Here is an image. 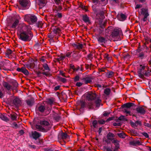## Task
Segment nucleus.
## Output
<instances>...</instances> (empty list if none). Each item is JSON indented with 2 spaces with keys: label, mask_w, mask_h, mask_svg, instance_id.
Instances as JSON below:
<instances>
[{
  "label": "nucleus",
  "mask_w": 151,
  "mask_h": 151,
  "mask_svg": "<svg viewBox=\"0 0 151 151\" xmlns=\"http://www.w3.org/2000/svg\"><path fill=\"white\" fill-rule=\"evenodd\" d=\"M19 33L17 34L19 38L24 42L30 41L33 36L29 25L24 24L21 26Z\"/></svg>",
  "instance_id": "obj_1"
},
{
  "label": "nucleus",
  "mask_w": 151,
  "mask_h": 151,
  "mask_svg": "<svg viewBox=\"0 0 151 151\" xmlns=\"http://www.w3.org/2000/svg\"><path fill=\"white\" fill-rule=\"evenodd\" d=\"M38 122L37 124H36L35 123V121H33L34 126L38 129V130L43 132H47V130L42 127V126L43 127L48 126L50 125L49 123L45 119L38 120Z\"/></svg>",
  "instance_id": "obj_2"
},
{
  "label": "nucleus",
  "mask_w": 151,
  "mask_h": 151,
  "mask_svg": "<svg viewBox=\"0 0 151 151\" xmlns=\"http://www.w3.org/2000/svg\"><path fill=\"white\" fill-rule=\"evenodd\" d=\"M79 105L81 106L79 109L80 111L83 110L85 108H87L89 109H94L95 106L94 102L88 101L86 102L82 100L80 102Z\"/></svg>",
  "instance_id": "obj_3"
},
{
  "label": "nucleus",
  "mask_w": 151,
  "mask_h": 151,
  "mask_svg": "<svg viewBox=\"0 0 151 151\" xmlns=\"http://www.w3.org/2000/svg\"><path fill=\"white\" fill-rule=\"evenodd\" d=\"M145 66H142V65H140V68L138 69L137 73L138 74L139 77L142 79H144L145 77L144 76L148 77L150 74V73L151 72V71L149 72H147L145 70Z\"/></svg>",
  "instance_id": "obj_4"
},
{
  "label": "nucleus",
  "mask_w": 151,
  "mask_h": 151,
  "mask_svg": "<svg viewBox=\"0 0 151 151\" xmlns=\"http://www.w3.org/2000/svg\"><path fill=\"white\" fill-rule=\"evenodd\" d=\"M24 19L25 21L32 24L35 23L37 20V17L33 14H26L24 17Z\"/></svg>",
  "instance_id": "obj_5"
},
{
  "label": "nucleus",
  "mask_w": 151,
  "mask_h": 151,
  "mask_svg": "<svg viewBox=\"0 0 151 151\" xmlns=\"http://www.w3.org/2000/svg\"><path fill=\"white\" fill-rule=\"evenodd\" d=\"M86 99L88 101H92L96 97V95L94 92L89 91L86 93Z\"/></svg>",
  "instance_id": "obj_6"
},
{
  "label": "nucleus",
  "mask_w": 151,
  "mask_h": 151,
  "mask_svg": "<svg viewBox=\"0 0 151 151\" xmlns=\"http://www.w3.org/2000/svg\"><path fill=\"white\" fill-rule=\"evenodd\" d=\"M108 35H106L105 37L101 36H99L97 38V40L99 44L101 43L102 45L107 42L108 40H109L108 37Z\"/></svg>",
  "instance_id": "obj_7"
},
{
  "label": "nucleus",
  "mask_w": 151,
  "mask_h": 151,
  "mask_svg": "<svg viewBox=\"0 0 151 151\" xmlns=\"http://www.w3.org/2000/svg\"><path fill=\"white\" fill-rule=\"evenodd\" d=\"M19 3L21 6L23 7L28 8L30 4L29 0H19Z\"/></svg>",
  "instance_id": "obj_8"
},
{
  "label": "nucleus",
  "mask_w": 151,
  "mask_h": 151,
  "mask_svg": "<svg viewBox=\"0 0 151 151\" xmlns=\"http://www.w3.org/2000/svg\"><path fill=\"white\" fill-rule=\"evenodd\" d=\"M41 136V134L36 131L32 132L31 134H29V137L34 139H36L39 138Z\"/></svg>",
  "instance_id": "obj_9"
},
{
  "label": "nucleus",
  "mask_w": 151,
  "mask_h": 151,
  "mask_svg": "<svg viewBox=\"0 0 151 151\" xmlns=\"http://www.w3.org/2000/svg\"><path fill=\"white\" fill-rule=\"evenodd\" d=\"M73 52V53L72 54V56L73 61L75 62L78 61L79 59L81 57V55H79V52L75 51H74Z\"/></svg>",
  "instance_id": "obj_10"
},
{
  "label": "nucleus",
  "mask_w": 151,
  "mask_h": 151,
  "mask_svg": "<svg viewBox=\"0 0 151 151\" xmlns=\"http://www.w3.org/2000/svg\"><path fill=\"white\" fill-rule=\"evenodd\" d=\"M13 103L15 106L16 107L18 108L21 105L22 102L19 98L16 97L13 100Z\"/></svg>",
  "instance_id": "obj_11"
},
{
  "label": "nucleus",
  "mask_w": 151,
  "mask_h": 151,
  "mask_svg": "<svg viewBox=\"0 0 151 151\" xmlns=\"http://www.w3.org/2000/svg\"><path fill=\"white\" fill-rule=\"evenodd\" d=\"M16 70L19 72L23 73L26 76H28L29 75V72L28 70L25 67L23 66L21 68H17Z\"/></svg>",
  "instance_id": "obj_12"
},
{
  "label": "nucleus",
  "mask_w": 151,
  "mask_h": 151,
  "mask_svg": "<svg viewBox=\"0 0 151 151\" xmlns=\"http://www.w3.org/2000/svg\"><path fill=\"white\" fill-rule=\"evenodd\" d=\"M134 105V104L132 103L128 102L123 104L121 107L120 108L125 109L130 108L131 107Z\"/></svg>",
  "instance_id": "obj_13"
},
{
  "label": "nucleus",
  "mask_w": 151,
  "mask_h": 151,
  "mask_svg": "<svg viewBox=\"0 0 151 151\" xmlns=\"http://www.w3.org/2000/svg\"><path fill=\"white\" fill-rule=\"evenodd\" d=\"M136 111L137 113L141 115H144L146 113V111L145 109L142 106H139L136 108Z\"/></svg>",
  "instance_id": "obj_14"
},
{
  "label": "nucleus",
  "mask_w": 151,
  "mask_h": 151,
  "mask_svg": "<svg viewBox=\"0 0 151 151\" xmlns=\"http://www.w3.org/2000/svg\"><path fill=\"white\" fill-rule=\"evenodd\" d=\"M93 79L91 77L88 76L82 79L83 81L86 84L88 83H90L92 82V80Z\"/></svg>",
  "instance_id": "obj_15"
},
{
  "label": "nucleus",
  "mask_w": 151,
  "mask_h": 151,
  "mask_svg": "<svg viewBox=\"0 0 151 151\" xmlns=\"http://www.w3.org/2000/svg\"><path fill=\"white\" fill-rule=\"evenodd\" d=\"M130 124L131 126L135 129H136L138 125L140 126H141L142 125L141 122L138 120L136 121L135 122H134L132 121H131Z\"/></svg>",
  "instance_id": "obj_16"
},
{
  "label": "nucleus",
  "mask_w": 151,
  "mask_h": 151,
  "mask_svg": "<svg viewBox=\"0 0 151 151\" xmlns=\"http://www.w3.org/2000/svg\"><path fill=\"white\" fill-rule=\"evenodd\" d=\"M127 18V16L121 13L118 14L117 18L120 21H124Z\"/></svg>",
  "instance_id": "obj_17"
},
{
  "label": "nucleus",
  "mask_w": 151,
  "mask_h": 151,
  "mask_svg": "<svg viewBox=\"0 0 151 151\" xmlns=\"http://www.w3.org/2000/svg\"><path fill=\"white\" fill-rule=\"evenodd\" d=\"M26 101L27 105L30 107H32L34 103V99L33 98H31L30 99L27 100Z\"/></svg>",
  "instance_id": "obj_18"
},
{
  "label": "nucleus",
  "mask_w": 151,
  "mask_h": 151,
  "mask_svg": "<svg viewBox=\"0 0 151 151\" xmlns=\"http://www.w3.org/2000/svg\"><path fill=\"white\" fill-rule=\"evenodd\" d=\"M119 30L116 29H114L112 32L111 35L113 37H114L119 35Z\"/></svg>",
  "instance_id": "obj_19"
},
{
  "label": "nucleus",
  "mask_w": 151,
  "mask_h": 151,
  "mask_svg": "<svg viewBox=\"0 0 151 151\" xmlns=\"http://www.w3.org/2000/svg\"><path fill=\"white\" fill-rule=\"evenodd\" d=\"M2 85L8 91H9L11 89L12 86L7 82L3 81L2 83Z\"/></svg>",
  "instance_id": "obj_20"
},
{
  "label": "nucleus",
  "mask_w": 151,
  "mask_h": 151,
  "mask_svg": "<svg viewBox=\"0 0 151 151\" xmlns=\"http://www.w3.org/2000/svg\"><path fill=\"white\" fill-rule=\"evenodd\" d=\"M68 135L65 132H62L58 136V139H65L67 137Z\"/></svg>",
  "instance_id": "obj_21"
},
{
  "label": "nucleus",
  "mask_w": 151,
  "mask_h": 151,
  "mask_svg": "<svg viewBox=\"0 0 151 151\" xmlns=\"http://www.w3.org/2000/svg\"><path fill=\"white\" fill-rule=\"evenodd\" d=\"M82 19L85 23H88L89 24L91 23L89 17L87 14L83 15L82 16Z\"/></svg>",
  "instance_id": "obj_22"
},
{
  "label": "nucleus",
  "mask_w": 151,
  "mask_h": 151,
  "mask_svg": "<svg viewBox=\"0 0 151 151\" xmlns=\"http://www.w3.org/2000/svg\"><path fill=\"white\" fill-rule=\"evenodd\" d=\"M147 51H145L144 52H142L140 53L138 55V56L139 58L141 59H143L145 58L147 56V55H146L145 54V52L147 53Z\"/></svg>",
  "instance_id": "obj_23"
},
{
  "label": "nucleus",
  "mask_w": 151,
  "mask_h": 151,
  "mask_svg": "<svg viewBox=\"0 0 151 151\" xmlns=\"http://www.w3.org/2000/svg\"><path fill=\"white\" fill-rule=\"evenodd\" d=\"M8 116L12 121H15L17 120V114L14 112L12 114H10L8 115Z\"/></svg>",
  "instance_id": "obj_24"
},
{
  "label": "nucleus",
  "mask_w": 151,
  "mask_h": 151,
  "mask_svg": "<svg viewBox=\"0 0 151 151\" xmlns=\"http://www.w3.org/2000/svg\"><path fill=\"white\" fill-rule=\"evenodd\" d=\"M115 136L114 134L112 133L109 132L107 134L106 136V138L110 140V141H112Z\"/></svg>",
  "instance_id": "obj_25"
},
{
  "label": "nucleus",
  "mask_w": 151,
  "mask_h": 151,
  "mask_svg": "<svg viewBox=\"0 0 151 151\" xmlns=\"http://www.w3.org/2000/svg\"><path fill=\"white\" fill-rule=\"evenodd\" d=\"M116 120L115 121L116 122H118L119 120L122 121H127V119L125 118L124 117V116L123 115H121L120 116L117 118V117H116Z\"/></svg>",
  "instance_id": "obj_26"
},
{
  "label": "nucleus",
  "mask_w": 151,
  "mask_h": 151,
  "mask_svg": "<svg viewBox=\"0 0 151 151\" xmlns=\"http://www.w3.org/2000/svg\"><path fill=\"white\" fill-rule=\"evenodd\" d=\"M45 110V108L44 106L41 105L38 107L37 110L41 113H43Z\"/></svg>",
  "instance_id": "obj_27"
},
{
  "label": "nucleus",
  "mask_w": 151,
  "mask_h": 151,
  "mask_svg": "<svg viewBox=\"0 0 151 151\" xmlns=\"http://www.w3.org/2000/svg\"><path fill=\"white\" fill-rule=\"evenodd\" d=\"M11 83L12 84L13 86L14 89H15L18 86V83L15 80H13L12 82Z\"/></svg>",
  "instance_id": "obj_28"
},
{
  "label": "nucleus",
  "mask_w": 151,
  "mask_h": 151,
  "mask_svg": "<svg viewBox=\"0 0 151 151\" xmlns=\"http://www.w3.org/2000/svg\"><path fill=\"white\" fill-rule=\"evenodd\" d=\"M19 23V20L18 19H16L14 22L12 24L11 28H15L18 25Z\"/></svg>",
  "instance_id": "obj_29"
},
{
  "label": "nucleus",
  "mask_w": 151,
  "mask_h": 151,
  "mask_svg": "<svg viewBox=\"0 0 151 151\" xmlns=\"http://www.w3.org/2000/svg\"><path fill=\"white\" fill-rule=\"evenodd\" d=\"M63 9V8L62 6L60 5V4L58 5V6H56V9L55 12H61L62 11Z\"/></svg>",
  "instance_id": "obj_30"
},
{
  "label": "nucleus",
  "mask_w": 151,
  "mask_h": 151,
  "mask_svg": "<svg viewBox=\"0 0 151 151\" xmlns=\"http://www.w3.org/2000/svg\"><path fill=\"white\" fill-rule=\"evenodd\" d=\"M0 118L6 122L9 121V119L4 115H1L0 116Z\"/></svg>",
  "instance_id": "obj_31"
},
{
  "label": "nucleus",
  "mask_w": 151,
  "mask_h": 151,
  "mask_svg": "<svg viewBox=\"0 0 151 151\" xmlns=\"http://www.w3.org/2000/svg\"><path fill=\"white\" fill-rule=\"evenodd\" d=\"M60 31V29L58 27H55L52 29V32L55 34L59 33Z\"/></svg>",
  "instance_id": "obj_32"
},
{
  "label": "nucleus",
  "mask_w": 151,
  "mask_h": 151,
  "mask_svg": "<svg viewBox=\"0 0 151 151\" xmlns=\"http://www.w3.org/2000/svg\"><path fill=\"white\" fill-rule=\"evenodd\" d=\"M101 100L99 99H97L95 101V103L96 107L99 108L100 107V103L101 102Z\"/></svg>",
  "instance_id": "obj_33"
},
{
  "label": "nucleus",
  "mask_w": 151,
  "mask_h": 151,
  "mask_svg": "<svg viewBox=\"0 0 151 151\" xmlns=\"http://www.w3.org/2000/svg\"><path fill=\"white\" fill-rule=\"evenodd\" d=\"M34 143L36 145H40L42 144V141L39 138H38L36 139H35Z\"/></svg>",
  "instance_id": "obj_34"
},
{
  "label": "nucleus",
  "mask_w": 151,
  "mask_h": 151,
  "mask_svg": "<svg viewBox=\"0 0 151 151\" xmlns=\"http://www.w3.org/2000/svg\"><path fill=\"white\" fill-rule=\"evenodd\" d=\"M117 135L120 138H124L126 136V135L124 132L117 133Z\"/></svg>",
  "instance_id": "obj_35"
},
{
  "label": "nucleus",
  "mask_w": 151,
  "mask_h": 151,
  "mask_svg": "<svg viewBox=\"0 0 151 151\" xmlns=\"http://www.w3.org/2000/svg\"><path fill=\"white\" fill-rule=\"evenodd\" d=\"M106 76H107L108 78H110L112 77L114 75V73L112 71H108L106 74Z\"/></svg>",
  "instance_id": "obj_36"
},
{
  "label": "nucleus",
  "mask_w": 151,
  "mask_h": 151,
  "mask_svg": "<svg viewBox=\"0 0 151 151\" xmlns=\"http://www.w3.org/2000/svg\"><path fill=\"white\" fill-rule=\"evenodd\" d=\"M111 91V89L108 88H106L104 90V93L107 96L109 95Z\"/></svg>",
  "instance_id": "obj_37"
},
{
  "label": "nucleus",
  "mask_w": 151,
  "mask_h": 151,
  "mask_svg": "<svg viewBox=\"0 0 151 151\" xmlns=\"http://www.w3.org/2000/svg\"><path fill=\"white\" fill-rule=\"evenodd\" d=\"M38 4L39 5L44 6L45 5V0H38Z\"/></svg>",
  "instance_id": "obj_38"
},
{
  "label": "nucleus",
  "mask_w": 151,
  "mask_h": 151,
  "mask_svg": "<svg viewBox=\"0 0 151 151\" xmlns=\"http://www.w3.org/2000/svg\"><path fill=\"white\" fill-rule=\"evenodd\" d=\"M105 23H104L101 24L100 25V31H101V32H102L104 31V29L105 27Z\"/></svg>",
  "instance_id": "obj_39"
},
{
  "label": "nucleus",
  "mask_w": 151,
  "mask_h": 151,
  "mask_svg": "<svg viewBox=\"0 0 151 151\" xmlns=\"http://www.w3.org/2000/svg\"><path fill=\"white\" fill-rule=\"evenodd\" d=\"M55 13H57V14L55 15V17H57L59 18H61L62 17L63 15L61 13H60L59 12H55Z\"/></svg>",
  "instance_id": "obj_40"
},
{
  "label": "nucleus",
  "mask_w": 151,
  "mask_h": 151,
  "mask_svg": "<svg viewBox=\"0 0 151 151\" xmlns=\"http://www.w3.org/2000/svg\"><path fill=\"white\" fill-rule=\"evenodd\" d=\"M98 121L96 120H94L92 122V124L94 128H96L97 124Z\"/></svg>",
  "instance_id": "obj_41"
},
{
  "label": "nucleus",
  "mask_w": 151,
  "mask_h": 151,
  "mask_svg": "<svg viewBox=\"0 0 151 151\" xmlns=\"http://www.w3.org/2000/svg\"><path fill=\"white\" fill-rule=\"evenodd\" d=\"M116 117H115L114 116H113L111 117H109L106 120V122H108L112 120H114L115 121V120H116Z\"/></svg>",
  "instance_id": "obj_42"
},
{
  "label": "nucleus",
  "mask_w": 151,
  "mask_h": 151,
  "mask_svg": "<svg viewBox=\"0 0 151 151\" xmlns=\"http://www.w3.org/2000/svg\"><path fill=\"white\" fill-rule=\"evenodd\" d=\"M103 149L105 151H112L110 147H107L104 146Z\"/></svg>",
  "instance_id": "obj_43"
},
{
  "label": "nucleus",
  "mask_w": 151,
  "mask_h": 151,
  "mask_svg": "<svg viewBox=\"0 0 151 151\" xmlns=\"http://www.w3.org/2000/svg\"><path fill=\"white\" fill-rule=\"evenodd\" d=\"M36 25L38 27H40L41 28H42V24L41 22L38 21L37 22V23Z\"/></svg>",
  "instance_id": "obj_44"
},
{
  "label": "nucleus",
  "mask_w": 151,
  "mask_h": 151,
  "mask_svg": "<svg viewBox=\"0 0 151 151\" xmlns=\"http://www.w3.org/2000/svg\"><path fill=\"white\" fill-rule=\"evenodd\" d=\"M54 102V100L53 98L49 99L47 100V102L50 104H52Z\"/></svg>",
  "instance_id": "obj_45"
},
{
  "label": "nucleus",
  "mask_w": 151,
  "mask_h": 151,
  "mask_svg": "<svg viewBox=\"0 0 151 151\" xmlns=\"http://www.w3.org/2000/svg\"><path fill=\"white\" fill-rule=\"evenodd\" d=\"M59 80L63 83H65L66 81V79L61 77H58Z\"/></svg>",
  "instance_id": "obj_46"
},
{
  "label": "nucleus",
  "mask_w": 151,
  "mask_h": 151,
  "mask_svg": "<svg viewBox=\"0 0 151 151\" xmlns=\"http://www.w3.org/2000/svg\"><path fill=\"white\" fill-rule=\"evenodd\" d=\"M54 1L56 4L59 5L61 4L63 0H54Z\"/></svg>",
  "instance_id": "obj_47"
},
{
  "label": "nucleus",
  "mask_w": 151,
  "mask_h": 151,
  "mask_svg": "<svg viewBox=\"0 0 151 151\" xmlns=\"http://www.w3.org/2000/svg\"><path fill=\"white\" fill-rule=\"evenodd\" d=\"M112 28V27H109L107 29H105V32L106 33H109V32L111 30Z\"/></svg>",
  "instance_id": "obj_48"
},
{
  "label": "nucleus",
  "mask_w": 151,
  "mask_h": 151,
  "mask_svg": "<svg viewBox=\"0 0 151 151\" xmlns=\"http://www.w3.org/2000/svg\"><path fill=\"white\" fill-rule=\"evenodd\" d=\"M12 51L10 49H8L6 52V56L10 55L12 53Z\"/></svg>",
  "instance_id": "obj_49"
},
{
  "label": "nucleus",
  "mask_w": 151,
  "mask_h": 151,
  "mask_svg": "<svg viewBox=\"0 0 151 151\" xmlns=\"http://www.w3.org/2000/svg\"><path fill=\"white\" fill-rule=\"evenodd\" d=\"M104 58L107 59L108 60H110L111 59V58L109 57V55L108 54H106L104 56Z\"/></svg>",
  "instance_id": "obj_50"
},
{
  "label": "nucleus",
  "mask_w": 151,
  "mask_h": 151,
  "mask_svg": "<svg viewBox=\"0 0 151 151\" xmlns=\"http://www.w3.org/2000/svg\"><path fill=\"white\" fill-rule=\"evenodd\" d=\"M41 45V43H37L35 44L34 46V47L36 49H38L39 48L40 46Z\"/></svg>",
  "instance_id": "obj_51"
},
{
  "label": "nucleus",
  "mask_w": 151,
  "mask_h": 151,
  "mask_svg": "<svg viewBox=\"0 0 151 151\" xmlns=\"http://www.w3.org/2000/svg\"><path fill=\"white\" fill-rule=\"evenodd\" d=\"M43 67L45 70H50V69L47 64L44 65Z\"/></svg>",
  "instance_id": "obj_52"
},
{
  "label": "nucleus",
  "mask_w": 151,
  "mask_h": 151,
  "mask_svg": "<svg viewBox=\"0 0 151 151\" xmlns=\"http://www.w3.org/2000/svg\"><path fill=\"white\" fill-rule=\"evenodd\" d=\"M148 12V10L146 9H142V14H143Z\"/></svg>",
  "instance_id": "obj_53"
},
{
  "label": "nucleus",
  "mask_w": 151,
  "mask_h": 151,
  "mask_svg": "<svg viewBox=\"0 0 151 151\" xmlns=\"http://www.w3.org/2000/svg\"><path fill=\"white\" fill-rule=\"evenodd\" d=\"M83 47V45L82 44H80V43H78V47H77V49L80 50Z\"/></svg>",
  "instance_id": "obj_54"
},
{
  "label": "nucleus",
  "mask_w": 151,
  "mask_h": 151,
  "mask_svg": "<svg viewBox=\"0 0 151 151\" xmlns=\"http://www.w3.org/2000/svg\"><path fill=\"white\" fill-rule=\"evenodd\" d=\"M73 53L72 52H67L66 54V56L68 58H70L71 54Z\"/></svg>",
  "instance_id": "obj_55"
},
{
  "label": "nucleus",
  "mask_w": 151,
  "mask_h": 151,
  "mask_svg": "<svg viewBox=\"0 0 151 151\" xmlns=\"http://www.w3.org/2000/svg\"><path fill=\"white\" fill-rule=\"evenodd\" d=\"M143 125L148 127L151 128V124L147 123H144Z\"/></svg>",
  "instance_id": "obj_56"
},
{
  "label": "nucleus",
  "mask_w": 151,
  "mask_h": 151,
  "mask_svg": "<svg viewBox=\"0 0 151 151\" xmlns=\"http://www.w3.org/2000/svg\"><path fill=\"white\" fill-rule=\"evenodd\" d=\"M136 141H131L129 142V145H131L135 146L136 145Z\"/></svg>",
  "instance_id": "obj_57"
},
{
  "label": "nucleus",
  "mask_w": 151,
  "mask_h": 151,
  "mask_svg": "<svg viewBox=\"0 0 151 151\" xmlns=\"http://www.w3.org/2000/svg\"><path fill=\"white\" fill-rule=\"evenodd\" d=\"M124 111L127 114H129L130 115H132V114H130L131 111H129L127 110V109H124Z\"/></svg>",
  "instance_id": "obj_58"
},
{
  "label": "nucleus",
  "mask_w": 151,
  "mask_h": 151,
  "mask_svg": "<svg viewBox=\"0 0 151 151\" xmlns=\"http://www.w3.org/2000/svg\"><path fill=\"white\" fill-rule=\"evenodd\" d=\"M85 68L86 70L89 69L90 70H91V68H90V66L89 64H85Z\"/></svg>",
  "instance_id": "obj_59"
},
{
  "label": "nucleus",
  "mask_w": 151,
  "mask_h": 151,
  "mask_svg": "<svg viewBox=\"0 0 151 151\" xmlns=\"http://www.w3.org/2000/svg\"><path fill=\"white\" fill-rule=\"evenodd\" d=\"M142 134L146 138H148L149 137V135L147 133L144 132L142 133Z\"/></svg>",
  "instance_id": "obj_60"
},
{
  "label": "nucleus",
  "mask_w": 151,
  "mask_h": 151,
  "mask_svg": "<svg viewBox=\"0 0 151 151\" xmlns=\"http://www.w3.org/2000/svg\"><path fill=\"white\" fill-rule=\"evenodd\" d=\"M54 119L56 121H58L60 119V117L58 115H55L54 116Z\"/></svg>",
  "instance_id": "obj_61"
},
{
  "label": "nucleus",
  "mask_w": 151,
  "mask_h": 151,
  "mask_svg": "<svg viewBox=\"0 0 151 151\" xmlns=\"http://www.w3.org/2000/svg\"><path fill=\"white\" fill-rule=\"evenodd\" d=\"M79 78H79V76L77 75L74 78V81H79Z\"/></svg>",
  "instance_id": "obj_62"
},
{
  "label": "nucleus",
  "mask_w": 151,
  "mask_h": 151,
  "mask_svg": "<svg viewBox=\"0 0 151 151\" xmlns=\"http://www.w3.org/2000/svg\"><path fill=\"white\" fill-rule=\"evenodd\" d=\"M37 74V76L38 77H40L41 76V74H42L41 72L40 71H36L35 72Z\"/></svg>",
  "instance_id": "obj_63"
},
{
  "label": "nucleus",
  "mask_w": 151,
  "mask_h": 151,
  "mask_svg": "<svg viewBox=\"0 0 151 151\" xmlns=\"http://www.w3.org/2000/svg\"><path fill=\"white\" fill-rule=\"evenodd\" d=\"M44 151H54L52 148H45L44 149Z\"/></svg>",
  "instance_id": "obj_64"
}]
</instances>
